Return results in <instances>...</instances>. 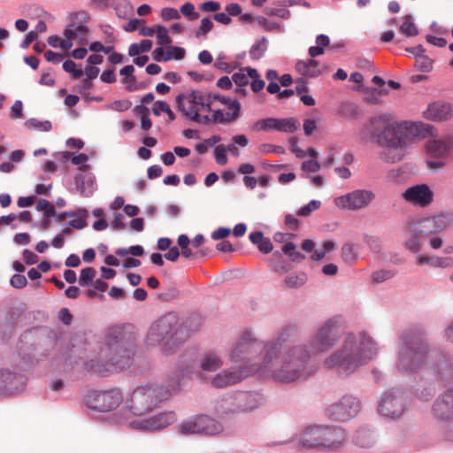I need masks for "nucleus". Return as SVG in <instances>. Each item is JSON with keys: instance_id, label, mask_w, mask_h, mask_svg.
Instances as JSON below:
<instances>
[{"instance_id": "1", "label": "nucleus", "mask_w": 453, "mask_h": 453, "mask_svg": "<svg viewBox=\"0 0 453 453\" xmlns=\"http://www.w3.org/2000/svg\"><path fill=\"white\" fill-rule=\"evenodd\" d=\"M336 324L335 319H330L320 326L309 342V349L306 345L292 344L286 337V334H282L276 343L270 345L266 349L264 367H273L272 353L283 350L279 366L273 369V379L281 382L306 380L313 372L308 366L311 355L325 352L339 341L340 334Z\"/></svg>"}, {"instance_id": "2", "label": "nucleus", "mask_w": 453, "mask_h": 453, "mask_svg": "<svg viewBox=\"0 0 453 453\" xmlns=\"http://www.w3.org/2000/svg\"><path fill=\"white\" fill-rule=\"evenodd\" d=\"M372 134L384 150L380 158L387 163L403 160L414 137L424 138L431 132V126L421 122L393 121L389 115L371 119Z\"/></svg>"}, {"instance_id": "3", "label": "nucleus", "mask_w": 453, "mask_h": 453, "mask_svg": "<svg viewBox=\"0 0 453 453\" xmlns=\"http://www.w3.org/2000/svg\"><path fill=\"white\" fill-rule=\"evenodd\" d=\"M376 354V344L372 339L362 334L359 336L349 335L341 349L325 359L326 368H338L341 372L349 374L360 365L372 359Z\"/></svg>"}, {"instance_id": "4", "label": "nucleus", "mask_w": 453, "mask_h": 453, "mask_svg": "<svg viewBox=\"0 0 453 453\" xmlns=\"http://www.w3.org/2000/svg\"><path fill=\"white\" fill-rule=\"evenodd\" d=\"M121 327H111L107 334L105 345L99 352V361L94 364L91 361L90 368L96 372L108 371V366H114L116 369H123L129 365L130 359L134 355V345Z\"/></svg>"}, {"instance_id": "5", "label": "nucleus", "mask_w": 453, "mask_h": 453, "mask_svg": "<svg viewBox=\"0 0 453 453\" xmlns=\"http://www.w3.org/2000/svg\"><path fill=\"white\" fill-rule=\"evenodd\" d=\"M345 441L346 433L342 428L314 425L304 430L300 442L303 447L308 449L336 451L343 447Z\"/></svg>"}, {"instance_id": "6", "label": "nucleus", "mask_w": 453, "mask_h": 453, "mask_svg": "<svg viewBox=\"0 0 453 453\" xmlns=\"http://www.w3.org/2000/svg\"><path fill=\"white\" fill-rule=\"evenodd\" d=\"M274 343H276V342H269L262 347V344L260 342H258L252 336L250 332H248V331L244 332L242 334V335L240 337V339L238 340V342L235 343V345L231 352V359L234 362H241V361H244V360L250 361V360H251L253 354H255L257 351H260L262 349H264V352H265L264 356H265L266 349H268V347ZM282 352H283V350H281L280 352L276 351L275 353H272L271 356L273 357V363L274 365L273 367H272V368L264 367L265 357H263L262 363L258 364V365H254L250 372L266 373V372H270L272 373V375L273 376V369L275 368V366H279L280 359H281Z\"/></svg>"}, {"instance_id": "7", "label": "nucleus", "mask_w": 453, "mask_h": 453, "mask_svg": "<svg viewBox=\"0 0 453 453\" xmlns=\"http://www.w3.org/2000/svg\"><path fill=\"white\" fill-rule=\"evenodd\" d=\"M171 395L172 390L162 386H139L127 396L125 404L131 413L141 416L151 411L160 402L166 400Z\"/></svg>"}, {"instance_id": "8", "label": "nucleus", "mask_w": 453, "mask_h": 453, "mask_svg": "<svg viewBox=\"0 0 453 453\" xmlns=\"http://www.w3.org/2000/svg\"><path fill=\"white\" fill-rule=\"evenodd\" d=\"M147 340L151 345H161L165 352L172 351L184 341L182 329L178 327V318L168 313L153 324L148 333Z\"/></svg>"}, {"instance_id": "9", "label": "nucleus", "mask_w": 453, "mask_h": 453, "mask_svg": "<svg viewBox=\"0 0 453 453\" xmlns=\"http://www.w3.org/2000/svg\"><path fill=\"white\" fill-rule=\"evenodd\" d=\"M176 104L187 119L207 124L212 111V94L199 90L182 93L176 96Z\"/></svg>"}, {"instance_id": "10", "label": "nucleus", "mask_w": 453, "mask_h": 453, "mask_svg": "<svg viewBox=\"0 0 453 453\" xmlns=\"http://www.w3.org/2000/svg\"><path fill=\"white\" fill-rule=\"evenodd\" d=\"M361 410V403L353 395H344L340 401L328 405L325 415L331 420L347 421L357 416Z\"/></svg>"}, {"instance_id": "11", "label": "nucleus", "mask_w": 453, "mask_h": 453, "mask_svg": "<svg viewBox=\"0 0 453 453\" xmlns=\"http://www.w3.org/2000/svg\"><path fill=\"white\" fill-rule=\"evenodd\" d=\"M123 402V396L119 389L106 391H92L86 397L88 408L104 412L117 408Z\"/></svg>"}, {"instance_id": "12", "label": "nucleus", "mask_w": 453, "mask_h": 453, "mask_svg": "<svg viewBox=\"0 0 453 453\" xmlns=\"http://www.w3.org/2000/svg\"><path fill=\"white\" fill-rule=\"evenodd\" d=\"M223 431L220 423L208 416L201 415L193 417L183 421L180 426V432L182 434H204L207 435H216Z\"/></svg>"}, {"instance_id": "13", "label": "nucleus", "mask_w": 453, "mask_h": 453, "mask_svg": "<svg viewBox=\"0 0 453 453\" xmlns=\"http://www.w3.org/2000/svg\"><path fill=\"white\" fill-rule=\"evenodd\" d=\"M371 190L357 189L334 200L335 206L342 210L357 211L367 207L374 199Z\"/></svg>"}, {"instance_id": "14", "label": "nucleus", "mask_w": 453, "mask_h": 453, "mask_svg": "<svg viewBox=\"0 0 453 453\" xmlns=\"http://www.w3.org/2000/svg\"><path fill=\"white\" fill-rule=\"evenodd\" d=\"M379 411L386 418H399L404 411L403 393L399 390L388 392L381 400Z\"/></svg>"}, {"instance_id": "15", "label": "nucleus", "mask_w": 453, "mask_h": 453, "mask_svg": "<svg viewBox=\"0 0 453 453\" xmlns=\"http://www.w3.org/2000/svg\"><path fill=\"white\" fill-rule=\"evenodd\" d=\"M403 198L413 204L425 207L433 201V192L426 184L415 185L407 188L402 195Z\"/></svg>"}, {"instance_id": "16", "label": "nucleus", "mask_w": 453, "mask_h": 453, "mask_svg": "<svg viewBox=\"0 0 453 453\" xmlns=\"http://www.w3.org/2000/svg\"><path fill=\"white\" fill-rule=\"evenodd\" d=\"M26 384V379L19 373L8 370H0V393L13 395L20 391Z\"/></svg>"}, {"instance_id": "17", "label": "nucleus", "mask_w": 453, "mask_h": 453, "mask_svg": "<svg viewBox=\"0 0 453 453\" xmlns=\"http://www.w3.org/2000/svg\"><path fill=\"white\" fill-rule=\"evenodd\" d=\"M423 116L432 121H445L452 118L453 106L449 103L434 102L423 111Z\"/></svg>"}, {"instance_id": "18", "label": "nucleus", "mask_w": 453, "mask_h": 453, "mask_svg": "<svg viewBox=\"0 0 453 453\" xmlns=\"http://www.w3.org/2000/svg\"><path fill=\"white\" fill-rule=\"evenodd\" d=\"M434 416L441 420L453 418V389L445 392L434 404Z\"/></svg>"}, {"instance_id": "19", "label": "nucleus", "mask_w": 453, "mask_h": 453, "mask_svg": "<svg viewBox=\"0 0 453 453\" xmlns=\"http://www.w3.org/2000/svg\"><path fill=\"white\" fill-rule=\"evenodd\" d=\"M414 224L424 237L442 231L449 225L448 219L442 215L426 219Z\"/></svg>"}, {"instance_id": "20", "label": "nucleus", "mask_w": 453, "mask_h": 453, "mask_svg": "<svg viewBox=\"0 0 453 453\" xmlns=\"http://www.w3.org/2000/svg\"><path fill=\"white\" fill-rule=\"evenodd\" d=\"M176 419L173 411L159 413L150 418L142 419L140 422V428L144 430H157L162 429L173 424Z\"/></svg>"}, {"instance_id": "21", "label": "nucleus", "mask_w": 453, "mask_h": 453, "mask_svg": "<svg viewBox=\"0 0 453 453\" xmlns=\"http://www.w3.org/2000/svg\"><path fill=\"white\" fill-rule=\"evenodd\" d=\"M426 357V348L423 344H419L417 349L404 350L401 353V365L403 367L408 365L409 359L411 365L408 369L413 371L420 367Z\"/></svg>"}, {"instance_id": "22", "label": "nucleus", "mask_w": 453, "mask_h": 453, "mask_svg": "<svg viewBox=\"0 0 453 453\" xmlns=\"http://www.w3.org/2000/svg\"><path fill=\"white\" fill-rule=\"evenodd\" d=\"M246 376H248V373L242 374L236 371L225 370L215 375L211 379V384L214 388H225L238 383Z\"/></svg>"}, {"instance_id": "23", "label": "nucleus", "mask_w": 453, "mask_h": 453, "mask_svg": "<svg viewBox=\"0 0 453 453\" xmlns=\"http://www.w3.org/2000/svg\"><path fill=\"white\" fill-rule=\"evenodd\" d=\"M293 236L292 234L277 233L273 239L276 242L284 243L281 250L293 262H301L305 257L297 251L295 244L290 242Z\"/></svg>"}, {"instance_id": "24", "label": "nucleus", "mask_w": 453, "mask_h": 453, "mask_svg": "<svg viewBox=\"0 0 453 453\" xmlns=\"http://www.w3.org/2000/svg\"><path fill=\"white\" fill-rule=\"evenodd\" d=\"M237 409L235 411H252L259 405L260 397L256 393H240L237 397Z\"/></svg>"}, {"instance_id": "25", "label": "nucleus", "mask_w": 453, "mask_h": 453, "mask_svg": "<svg viewBox=\"0 0 453 453\" xmlns=\"http://www.w3.org/2000/svg\"><path fill=\"white\" fill-rule=\"evenodd\" d=\"M234 111L230 112L226 111V113H223V111L219 109L213 110L211 111L212 112L211 116L209 115V122L213 123H230L236 120L240 115H241V104H234Z\"/></svg>"}, {"instance_id": "26", "label": "nucleus", "mask_w": 453, "mask_h": 453, "mask_svg": "<svg viewBox=\"0 0 453 453\" xmlns=\"http://www.w3.org/2000/svg\"><path fill=\"white\" fill-rule=\"evenodd\" d=\"M408 238L404 242V247L413 253L420 250L422 246V238L424 237L419 233L418 228L415 224L410 225L407 227Z\"/></svg>"}, {"instance_id": "27", "label": "nucleus", "mask_w": 453, "mask_h": 453, "mask_svg": "<svg viewBox=\"0 0 453 453\" xmlns=\"http://www.w3.org/2000/svg\"><path fill=\"white\" fill-rule=\"evenodd\" d=\"M426 150L430 157L441 158L449 151V142L445 140H429L426 143Z\"/></svg>"}, {"instance_id": "28", "label": "nucleus", "mask_w": 453, "mask_h": 453, "mask_svg": "<svg viewBox=\"0 0 453 453\" xmlns=\"http://www.w3.org/2000/svg\"><path fill=\"white\" fill-rule=\"evenodd\" d=\"M416 264L418 265H430L434 267L447 268L453 265V259L451 257L420 255L417 257Z\"/></svg>"}, {"instance_id": "29", "label": "nucleus", "mask_w": 453, "mask_h": 453, "mask_svg": "<svg viewBox=\"0 0 453 453\" xmlns=\"http://www.w3.org/2000/svg\"><path fill=\"white\" fill-rule=\"evenodd\" d=\"M296 69L301 75L305 77L315 78L320 74L319 63L313 59L298 61L296 65Z\"/></svg>"}, {"instance_id": "30", "label": "nucleus", "mask_w": 453, "mask_h": 453, "mask_svg": "<svg viewBox=\"0 0 453 453\" xmlns=\"http://www.w3.org/2000/svg\"><path fill=\"white\" fill-rule=\"evenodd\" d=\"M88 32V29L87 26H85V25L71 24L65 30L64 35H65V37H69L73 40H77L79 44L84 45L85 43H87Z\"/></svg>"}, {"instance_id": "31", "label": "nucleus", "mask_w": 453, "mask_h": 453, "mask_svg": "<svg viewBox=\"0 0 453 453\" xmlns=\"http://www.w3.org/2000/svg\"><path fill=\"white\" fill-rule=\"evenodd\" d=\"M276 125L277 131L292 134L296 132L300 123L296 118H284V119H277L276 118Z\"/></svg>"}, {"instance_id": "32", "label": "nucleus", "mask_w": 453, "mask_h": 453, "mask_svg": "<svg viewBox=\"0 0 453 453\" xmlns=\"http://www.w3.org/2000/svg\"><path fill=\"white\" fill-rule=\"evenodd\" d=\"M222 361L213 353H207L201 360L200 366L203 371L211 372L222 365Z\"/></svg>"}, {"instance_id": "33", "label": "nucleus", "mask_w": 453, "mask_h": 453, "mask_svg": "<svg viewBox=\"0 0 453 453\" xmlns=\"http://www.w3.org/2000/svg\"><path fill=\"white\" fill-rule=\"evenodd\" d=\"M251 130L256 132L277 131L276 118H265L259 119L252 125Z\"/></svg>"}, {"instance_id": "34", "label": "nucleus", "mask_w": 453, "mask_h": 453, "mask_svg": "<svg viewBox=\"0 0 453 453\" xmlns=\"http://www.w3.org/2000/svg\"><path fill=\"white\" fill-rule=\"evenodd\" d=\"M268 42L266 38L263 37L257 41L250 50V56L252 59L257 60L261 58L267 50Z\"/></svg>"}, {"instance_id": "35", "label": "nucleus", "mask_w": 453, "mask_h": 453, "mask_svg": "<svg viewBox=\"0 0 453 453\" xmlns=\"http://www.w3.org/2000/svg\"><path fill=\"white\" fill-rule=\"evenodd\" d=\"M152 48V42L145 39L141 43H132L128 49V55L131 57L138 56L141 53L148 52Z\"/></svg>"}, {"instance_id": "36", "label": "nucleus", "mask_w": 453, "mask_h": 453, "mask_svg": "<svg viewBox=\"0 0 453 453\" xmlns=\"http://www.w3.org/2000/svg\"><path fill=\"white\" fill-rule=\"evenodd\" d=\"M400 31L408 37H413L418 35V30L412 21L411 15L405 16L404 22L400 26Z\"/></svg>"}, {"instance_id": "37", "label": "nucleus", "mask_w": 453, "mask_h": 453, "mask_svg": "<svg viewBox=\"0 0 453 453\" xmlns=\"http://www.w3.org/2000/svg\"><path fill=\"white\" fill-rule=\"evenodd\" d=\"M265 13L269 16H276L281 19H289L290 12L283 5H276V6H266L264 10Z\"/></svg>"}, {"instance_id": "38", "label": "nucleus", "mask_w": 453, "mask_h": 453, "mask_svg": "<svg viewBox=\"0 0 453 453\" xmlns=\"http://www.w3.org/2000/svg\"><path fill=\"white\" fill-rule=\"evenodd\" d=\"M96 271L93 267H86L81 271L79 284L82 287L92 285Z\"/></svg>"}, {"instance_id": "39", "label": "nucleus", "mask_w": 453, "mask_h": 453, "mask_svg": "<svg viewBox=\"0 0 453 453\" xmlns=\"http://www.w3.org/2000/svg\"><path fill=\"white\" fill-rule=\"evenodd\" d=\"M213 22L209 18H203L201 20L199 27L196 30V37L198 39H206L207 34L212 30Z\"/></svg>"}, {"instance_id": "40", "label": "nucleus", "mask_w": 453, "mask_h": 453, "mask_svg": "<svg viewBox=\"0 0 453 453\" xmlns=\"http://www.w3.org/2000/svg\"><path fill=\"white\" fill-rule=\"evenodd\" d=\"M248 74L250 75V78L252 79V81L250 83L251 89L255 93H257L260 90H262L265 87V82L263 80L260 79V75L257 73V71L255 68H249Z\"/></svg>"}, {"instance_id": "41", "label": "nucleus", "mask_w": 453, "mask_h": 453, "mask_svg": "<svg viewBox=\"0 0 453 453\" xmlns=\"http://www.w3.org/2000/svg\"><path fill=\"white\" fill-rule=\"evenodd\" d=\"M36 210L43 211V216L47 219L56 216L55 207L46 199H40L37 202Z\"/></svg>"}, {"instance_id": "42", "label": "nucleus", "mask_w": 453, "mask_h": 453, "mask_svg": "<svg viewBox=\"0 0 453 453\" xmlns=\"http://www.w3.org/2000/svg\"><path fill=\"white\" fill-rule=\"evenodd\" d=\"M307 280L306 274L303 273L291 274L286 277L285 284L289 288H298L303 286Z\"/></svg>"}, {"instance_id": "43", "label": "nucleus", "mask_w": 453, "mask_h": 453, "mask_svg": "<svg viewBox=\"0 0 453 453\" xmlns=\"http://www.w3.org/2000/svg\"><path fill=\"white\" fill-rule=\"evenodd\" d=\"M250 67H242L239 70V72L234 73L232 75L233 81L238 87H244L249 83L250 75L248 74V69Z\"/></svg>"}, {"instance_id": "44", "label": "nucleus", "mask_w": 453, "mask_h": 453, "mask_svg": "<svg viewBox=\"0 0 453 453\" xmlns=\"http://www.w3.org/2000/svg\"><path fill=\"white\" fill-rule=\"evenodd\" d=\"M157 40V43L160 45L169 44L172 42L171 38L168 35V30L163 26H156L155 33Z\"/></svg>"}, {"instance_id": "45", "label": "nucleus", "mask_w": 453, "mask_h": 453, "mask_svg": "<svg viewBox=\"0 0 453 453\" xmlns=\"http://www.w3.org/2000/svg\"><path fill=\"white\" fill-rule=\"evenodd\" d=\"M415 65L422 72H429L433 68L432 60L424 54L416 57Z\"/></svg>"}, {"instance_id": "46", "label": "nucleus", "mask_w": 453, "mask_h": 453, "mask_svg": "<svg viewBox=\"0 0 453 453\" xmlns=\"http://www.w3.org/2000/svg\"><path fill=\"white\" fill-rule=\"evenodd\" d=\"M63 69L73 75V78L78 79L82 76L83 71L76 67V64L72 60H66L63 64Z\"/></svg>"}, {"instance_id": "47", "label": "nucleus", "mask_w": 453, "mask_h": 453, "mask_svg": "<svg viewBox=\"0 0 453 453\" xmlns=\"http://www.w3.org/2000/svg\"><path fill=\"white\" fill-rule=\"evenodd\" d=\"M258 150L262 154H269V153L283 154L285 152V150L282 146L273 145V144H270V143L261 144L258 147Z\"/></svg>"}, {"instance_id": "48", "label": "nucleus", "mask_w": 453, "mask_h": 453, "mask_svg": "<svg viewBox=\"0 0 453 453\" xmlns=\"http://www.w3.org/2000/svg\"><path fill=\"white\" fill-rule=\"evenodd\" d=\"M395 275V272L394 271H391V270H380V271H376L372 273V280L373 281L377 282V283H380V282H383L387 280H389L391 279L392 277H394Z\"/></svg>"}, {"instance_id": "49", "label": "nucleus", "mask_w": 453, "mask_h": 453, "mask_svg": "<svg viewBox=\"0 0 453 453\" xmlns=\"http://www.w3.org/2000/svg\"><path fill=\"white\" fill-rule=\"evenodd\" d=\"M319 206V201L311 200L307 205L299 209V211H297V215L303 217L309 216L312 211L318 210Z\"/></svg>"}, {"instance_id": "50", "label": "nucleus", "mask_w": 453, "mask_h": 453, "mask_svg": "<svg viewBox=\"0 0 453 453\" xmlns=\"http://www.w3.org/2000/svg\"><path fill=\"white\" fill-rule=\"evenodd\" d=\"M342 257L345 262L351 263L356 259L354 247L351 244H344L342 248Z\"/></svg>"}, {"instance_id": "51", "label": "nucleus", "mask_w": 453, "mask_h": 453, "mask_svg": "<svg viewBox=\"0 0 453 453\" xmlns=\"http://www.w3.org/2000/svg\"><path fill=\"white\" fill-rule=\"evenodd\" d=\"M226 149L224 145H218L215 148L214 154L215 159L218 164L224 165L227 163V157L226 155Z\"/></svg>"}, {"instance_id": "52", "label": "nucleus", "mask_w": 453, "mask_h": 453, "mask_svg": "<svg viewBox=\"0 0 453 453\" xmlns=\"http://www.w3.org/2000/svg\"><path fill=\"white\" fill-rule=\"evenodd\" d=\"M181 13L188 17L189 19H196L199 17V14L195 12V6L191 3H186L180 7Z\"/></svg>"}, {"instance_id": "53", "label": "nucleus", "mask_w": 453, "mask_h": 453, "mask_svg": "<svg viewBox=\"0 0 453 453\" xmlns=\"http://www.w3.org/2000/svg\"><path fill=\"white\" fill-rule=\"evenodd\" d=\"M11 285L15 288H24L27 283V278L22 275V274H14L12 278H11Z\"/></svg>"}, {"instance_id": "54", "label": "nucleus", "mask_w": 453, "mask_h": 453, "mask_svg": "<svg viewBox=\"0 0 453 453\" xmlns=\"http://www.w3.org/2000/svg\"><path fill=\"white\" fill-rule=\"evenodd\" d=\"M161 17L165 20L180 18L179 12L174 8L165 7L161 10Z\"/></svg>"}, {"instance_id": "55", "label": "nucleus", "mask_w": 453, "mask_h": 453, "mask_svg": "<svg viewBox=\"0 0 453 453\" xmlns=\"http://www.w3.org/2000/svg\"><path fill=\"white\" fill-rule=\"evenodd\" d=\"M302 169L303 171L315 173L320 169V165L319 164L318 161H316L314 159H310V160L304 161L302 164Z\"/></svg>"}, {"instance_id": "56", "label": "nucleus", "mask_w": 453, "mask_h": 453, "mask_svg": "<svg viewBox=\"0 0 453 453\" xmlns=\"http://www.w3.org/2000/svg\"><path fill=\"white\" fill-rule=\"evenodd\" d=\"M200 8L206 12H214L220 9V4L215 1H206L201 4Z\"/></svg>"}, {"instance_id": "57", "label": "nucleus", "mask_w": 453, "mask_h": 453, "mask_svg": "<svg viewBox=\"0 0 453 453\" xmlns=\"http://www.w3.org/2000/svg\"><path fill=\"white\" fill-rule=\"evenodd\" d=\"M230 233L231 231L229 228L219 227L211 234V238L216 241L221 240L227 237L230 234Z\"/></svg>"}, {"instance_id": "58", "label": "nucleus", "mask_w": 453, "mask_h": 453, "mask_svg": "<svg viewBox=\"0 0 453 453\" xmlns=\"http://www.w3.org/2000/svg\"><path fill=\"white\" fill-rule=\"evenodd\" d=\"M168 104L164 101H157L152 108V112L156 116H159L161 112H165L168 110Z\"/></svg>"}, {"instance_id": "59", "label": "nucleus", "mask_w": 453, "mask_h": 453, "mask_svg": "<svg viewBox=\"0 0 453 453\" xmlns=\"http://www.w3.org/2000/svg\"><path fill=\"white\" fill-rule=\"evenodd\" d=\"M225 11L229 16H238L242 12V8L238 4L232 3L226 6Z\"/></svg>"}, {"instance_id": "60", "label": "nucleus", "mask_w": 453, "mask_h": 453, "mask_svg": "<svg viewBox=\"0 0 453 453\" xmlns=\"http://www.w3.org/2000/svg\"><path fill=\"white\" fill-rule=\"evenodd\" d=\"M426 41L429 43L441 48H443L447 45V41L442 37H436L429 35L426 36Z\"/></svg>"}, {"instance_id": "61", "label": "nucleus", "mask_w": 453, "mask_h": 453, "mask_svg": "<svg viewBox=\"0 0 453 453\" xmlns=\"http://www.w3.org/2000/svg\"><path fill=\"white\" fill-rule=\"evenodd\" d=\"M257 248L261 252L268 254L273 250V247L270 239L264 237L263 241L259 243Z\"/></svg>"}, {"instance_id": "62", "label": "nucleus", "mask_w": 453, "mask_h": 453, "mask_svg": "<svg viewBox=\"0 0 453 453\" xmlns=\"http://www.w3.org/2000/svg\"><path fill=\"white\" fill-rule=\"evenodd\" d=\"M44 58L49 62L59 63L64 57L59 53H56L52 50H48L44 53Z\"/></svg>"}, {"instance_id": "63", "label": "nucleus", "mask_w": 453, "mask_h": 453, "mask_svg": "<svg viewBox=\"0 0 453 453\" xmlns=\"http://www.w3.org/2000/svg\"><path fill=\"white\" fill-rule=\"evenodd\" d=\"M23 258L27 265H34L38 261L37 255L28 250L23 251Z\"/></svg>"}, {"instance_id": "64", "label": "nucleus", "mask_w": 453, "mask_h": 453, "mask_svg": "<svg viewBox=\"0 0 453 453\" xmlns=\"http://www.w3.org/2000/svg\"><path fill=\"white\" fill-rule=\"evenodd\" d=\"M163 170L160 165H154L148 169V177L150 179L158 178L162 175Z\"/></svg>"}]
</instances>
